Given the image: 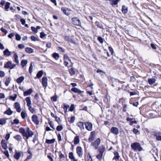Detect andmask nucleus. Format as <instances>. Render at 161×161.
Returning <instances> with one entry per match:
<instances>
[{
	"mask_svg": "<svg viewBox=\"0 0 161 161\" xmlns=\"http://www.w3.org/2000/svg\"><path fill=\"white\" fill-rule=\"evenodd\" d=\"M16 39L17 41H20L21 40V37L19 34H17L15 35Z\"/></svg>",
	"mask_w": 161,
	"mask_h": 161,
	"instance_id": "49",
	"label": "nucleus"
},
{
	"mask_svg": "<svg viewBox=\"0 0 161 161\" xmlns=\"http://www.w3.org/2000/svg\"><path fill=\"white\" fill-rule=\"evenodd\" d=\"M19 120L17 119H15L13 120V121L11 122V124L12 125L17 124H19Z\"/></svg>",
	"mask_w": 161,
	"mask_h": 161,
	"instance_id": "34",
	"label": "nucleus"
},
{
	"mask_svg": "<svg viewBox=\"0 0 161 161\" xmlns=\"http://www.w3.org/2000/svg\"><path fill=\"white\" fill-rule=\"evenodd\" d=\"M69 72L71 75H74L75 74V71L74 70V68H72L70 69L69 70Z\"/></svg>",
	"mask_w": 161,
	"mask_h": 161,
	"instance_id": "41",
	"label": "nucleus"
},
{
	"mask_svg": "<svg viewBox=\"0 0 161 161\" xmlns=\"http://www.w3.org/2000/svg\"><path fill=\"white\" fill-rule=\"evenodd\" d=\"M18 47L20 49H23L25 47L24 45L22 44H19L18 46Z\"/></svg>",
	"mask_w": 161,
	"mask_h": 161,
	"instance_id": "60",
	"label": "nucleus"
},
{
	"mask_svg": "<svg viewBox=\"0 0 161 161\" xmlns=\"http://www.w3.org/2000/svg\"><path fill=\"white\" fill-rule=\"evenodd\" d=\"M72 23L73 24L76 25L80 26L81 25V22L80 20L76 17L72 19Z\"/></svg>",
	"mask_w": 161,
	"mask_h": 161,
	"instance_id": "6",
	"label": "nucleus"
},
{
	"mask_svg": "<svg viewBox=\"0 0 161 161\" xmlns=\"http://www.w3.org/2000/svg\"><path fill=\"white\" fill-rule=\"evenodd\" d=\"M120 0H113V1L111 2V5L112 6L116 5Z\"/></svg>",
	"mask_w": 161,
	"mask_h": 161,
	"instance_id": "32",
	"label": "nucleus"
},
{
	"mask_svg": "<svg viewBox=\"0 0 161 161\" xmlns=\"http://www.w3.org/2000/svg\"><path fill=\"white\" fill-rule=\"evenodd\" d=\"M74 109V104L71 105L69 110L70 111H73Z\"/></svg>",
	"mask_w": 161,
	"mask_h": 161,
	"instance_id": "53",
	"label": "nucleus"
},
{
	"mask_svg": "<svg viewBox=\"0 0 161 161\" xmlns=\"http://www.w3.org/2000/svg\"><path fill=\"white\" fill-rule=\"evenodd\" d=\"M63 127L62 125H58L56 128V130L58 131H60L63 129Z\"/></svg>",
	"mask_w": 161,
	"mask_h": 161,
	"instance_id": "48",
	"label": "nucleus"
},
{
	"mask_svg": "<svg viewBox=\"0 0 161 161\" xmlns=\"http://www.w3.org/2000/svg\"><path fill=\"white\" fill-rule=\"evenodd\" d=\"M45 36H46V34H45V33L43 32H42L40 33V37L41 38H43Z\"/></svg>",
	"mask_w": 161,
	"mask_h": 161,
	"instance_id": "56",
	"label": "nucleus"
},
{
	"mask_svg": "<svg viewBox=\"0 0 161 161\" xmlns=\"http://www.w3.org/2000/svg\"><path fill=\"white\" fill-rule=\"evenodd\" d=\"M13 57H14V59L15 62L18 64L19 63V59L18 58V56L17 55V54L16 53L14 54V55Z\"/></svg>",
	"mask_w": 161,
	"mask_h": 161,
	"instance_id": "26",
	"label": "nucleus"
},
{
	"mask_svg": "<svg viewBox=\"0 0 161 161\" xmlns=\"http://www.w3.org/2000/svg\"><path fill=\"white\" fill-rule=\"evenodd\" d=\"M32 31L35 33H36L37 32V29L36 28H35L34 27H31Z\"/></svg>",
	"mask_w": 161,
	"mask_h": 161,
	"instance_id": "50",
	"label": "nucleus"
},
{
	"mask_svg": "<svg viewBox=\"0 0 161 161\" xmlns=\"http://www.w3.org/2000/svg\"><path fill=\"white\" fill-rule=\"evenodd\" d=\"M1 30L2 32L5 33V35L8 32V31L5 29L3 28H2L1 29Z\"/></svg>",
	"mask_w": 161,
	"mask_h": 161,
	"instance_id": "47",
	"label": "nucleus"
},
{
	"mask_svg": "<svg viewBox=\"0 0 161 161\" xmlns=\"http://www.w3.org/2000/svg\"><path fill=\"white\" fill-rule=\"evenodd\" d=\"M103 154L101 153H99V154L96 156V158L98 159H101L103 157Z\"/></svg>",
	"mask_w": 161,
	"mask_h": 161,
	"instance_id": "44",
	"label": "nucleus"
},
{
	"mask_svg": "<svg viewBox=\"0 0 161 161\" xmlns=\"http://www.w3.org/2000/svg\"><path fill=\"white\" fill-rule=\"evenodd\" d=\"M13 113V111L11 110L10 108H8V110L4 112L5 114H7L9 115H11Z\"/></svg>",
	"mask_w": 161,
	"mask_h": 161,
	"instance_id": "23",
	"label": "nucleus"
},
{
	"mask_svg": "<svg viewBox=\"0 0 161 161\" xmlns=\"http://www.w3.org/2000/svg\"><path fill=\"white\" fill-rule=\"evenodd\" d=\"M69 107V105L68 104H64V110L65 113H66L67 109Z\"/></svg>",
	"mask_w": 161,
	"mask_h": 161,
	"instance_id": "40",
	"label": "nucleus"
},
{
	"mask_svg": "<svg viewBox=\"0 0 161 161\" xmlns=\"http://www.w3.org/2000/svg\"><path fill=\"white\" fill-rule=\"evenodd\" d=\"M155 77H154L152 78H150L148 79V82L150 85H153L155 82L156 79Z\"/></svg>",
	"mask_w": 161,
	"mask_h": 161,
	"instance_id": "14",
	"label": "nucleus"
},
{
	"mask_svg": "<svg viewBox=\"0 0 161 161\" xmlns=\"http://www.w3.org/2000/svg\"><path fill=\"white\" fill-rule=\"evenodd\" d=\"M42 85L44 87L47 86V79L46 77H43L42 79Z\"/></svg>",
	"mask_w": 161,
	"mask_h": 161,
	"instance_id": "11",
	"label": "nucleus"
},
{
	"mask_svg": "<svg viewBox=\"0 0 161 161\" xmlns=\"http://www.w3.org/2000/svg\"><path fill=\"white\" fill-rule=\"evenodd\" d=\"M10 3L9 2H6L5 3V9L7 11H8V9L10 8Z\"/></svg>",
	"mask_w": 161,
	"mask_h": 161,
	"instance_id": "29",
	"label": "nucleus"
},
{
	"mask_svg": "<svg viewBox=\"0 0 161 161\" xmlns=\"http://www.w3.org/2000/svg\"><path fill=\"white\" fill-rule=\"evenodd\" d=\"M114 157L113 159V160L114 161V160H119V158L120 156H119V153L116 152L114 153Z\"/></svg>",
	"mask_w": 161,
	"mask_h": 161,
	"instance_id": "18",
	"label": "nucleus"
},
{
	"mask_svg": "<svg viewBox=\"0 0 161 161\" xmlns=\"http://www.w3.org/2000/svg\"><path fill=\"white\" fill-rule=\"evenodd\" d=\"M14 106L18 112H20L21 111V109L20 104L19 103L17 102L15 103L14 104Z\"/></svg>",
	"mask_w": 161,
	"mask_h": 161,
	"instance_id": "10",
	"label": "nucleus"
},
{
	"mask_svg": "<svg viewBox=\"0 0 161 161\" xmlns=\"http://www.w3.org/2000/svg\"><path fill=\"white\" fill-rule=\"evenodd\" d=\"M14 138L17 141H19L21 140L22 137L20 135H18L14 136Z\"/></svg>",
	"mask_w": 161,
	"mask_h": 161,
	"instance_id": "33",
	"label": "nucleus"
},
{
	"mask_svg": "<svg viewBox=\"0 0 161 161\" xmlns=\"http://www.w3.org/2000/svg\"><path fill=\"white\" fill-rule=\"evenodd\" d=\"M131 148L136 151H141L142 150V147L141 146L139 143L138 142H134L131 145Z\"/></svg>",
	"mask_w": 161,
	"mask_h": 161,
	"instance_id": "2",
	"label": "nucleus"
},
{
	"mask_svg": "<svg viewBox=\"0 0 161 161\" xmlns=\"http://www.w3.org/2000/svg\"><path fill=\"white\" fill-rule=\"evenodd\" d=\"M55 141V139H53L51 140L46 139V142L47 144H50L53 143Z\"/></svg>",
	"mask_w": 161,
	"mask_h": 161,
	"instance_id": "25",
	"label": "nucleus"
},
{
	"mask_svg": "<svg viewBox=\"0 0 161 161\" xmlns=\"http://www.w3.org/2000/svg\"><path fill=\"white\" fill-rule=\"evenodd\" d=\"M104 150L105 148L103 146H100L99 148V152L100 153L103 154Z\"/></svg>",
	"mask_w": 161,
	"mask_h": 161,
	"instance_id": "27",
	"label": "nucleus"
},
{
	"mask_svg": "<svg viewBox=\"0 0 161 161\" xmlns=\"http://www.w3.org/2000/svg\"><path fill=\"white\" fill-rule=\"evenodd\" d=\"M3 153L7 157H9V154L8 151L7 150H5L3 152Z\"/></svg>",
	"mask_w": 161,
	"mask_h": 161,
	"instance_id": "54",
	"label": "nucleus"
},
{
	"mask_svg": "<svg viewBox=\"0 0 161 161\" xmlns=\"http://www.w3.org/2000/svg\"><path fill=\"white\" fill-rule=\"evenodd\" d=\"M55 118L56 120L58 123H59L60 122V118L57 116H55Z\"/></svg>",
	"mask_w": 161,
	"mask_h": 161,
	"instance_id": "62",
	"label": "nucleus"
},
{
	"mask_svg": "<svg viewBox=\"0 0 161 161\" xmlns=\"http://www.w3.org/2000/svg\"><path fill=\"white\" fill-rule=\"evenodd\" d=\"M76 153L78 156L80 157H81L83 155V152L82 148L80 146H78L76 149Z\"/></svg>",
	"mask_w": 161,
	"mask_h": 161,
	"instance_id": "8",
	"label": "nucleus"
},
{
	"mask_svg": "<svg viewBox=\"0 0 161 161\" xmlns=\"http://www.w3.org/2000/svg\"><path fill=\"white\" fill-rule=\"evenodd\" d=\"M161 134L159 133H156L155 136H156V139L158 141L161 140Z\"/></svg>",
	"mask_w": 161,
	"mask_h": 161,
	"instance_id": "24",
	"label": "nucleus"
},
{
	"mask_svg": "<svg viewBox=\"0 0 161 161\" xmlns=\"http://www.w3.org/2000/svg\"><path fill=\"white\" fill-rule=\"evenodd\" d=\"M80 139L79 137L78 136H76L74 139V143L75 144H77L79 142Z\"/></svg>",
	"mask_w": 161,
	"mask_h": 161,
	"instance_id": "20",
	"label": "nucleus"
},
{
	"mask_svg": "<svg viewBox=\"0 0 161 161\" xmlns=\"http://www.w3.org/2000/svg\"><path fill=\"white\" fill-rule=\"evenodd\" d=\"M12 64V62L11 61H8L7 64L4 65V67L5 68H9Z\"/></svg>",
	"mask_w": 161,
	"mask_h": 161,
	"instance_id": "38",
	"label": "nucleus"
},
{
	"mask_svg": "<svg viewBox=\"0 0 161 161\" xmlns=\"http://www.w3.org/2000/svg\"><path fill=\"white\" fill-rule=\"evenodd\" d=\"M3 53L5 55L8 56L11 55V52L9 51L8 49H7L3 51Z\"/></svg>",
	"mask_w": 161,
	"mask_h": 161,
	"instance_id": "21",
	"label": "nucleus"
},
{
	"mask_svg": "<svg viewBox=\"0 0 161 161\" xmlns=\"http://www.w3.org/2000/svg\"><path fill=\"white\" fill-rule=\"evenodd\" d=\"M111 132L115 135H117L119 134V130L116 127H112L110 129Z\"/></svg>",
	"mask_w": 161,
	"mask_h": 161,
	"instance_id": "9",
	"label": "nucleus"
},
{
	"mask_svg": "<svg viewBox=\"0 0 161 161\" xmlns=\"http://www.w3.org/2000/svg\"><path fill=\"white\" fill-rule=\"evenodd\" d=\"M71 91L75 93H80L83 92H82L80 90H79L78 89L74 87L71 89Z\"/></svg>",
	"mask_w": 161,
	"mask_h": 161,
	"instance_id": "17",
	"label": "nucleus"
},
{
	"mask_svg": "<svg viewBox=\"0 0 161 161\" xmlns=\"http://www.w3.org/2000/svg\"><path fill=\"white\" fill-rule=\"evenodd\" d=\"M8 149L10 151H12L13 149V147L12 144H10L8 146Z\"/></svg>",
	"mask_w": 161,
	"mask_h": 161,
	"instance_id": "58",
	"label": "nucleus"
},
{
	"mask_svg": "<svg viewBox=\"0 0 161 161\" xmlns=\"http://www.w3.org/2000/svg\"><path fill=\"white\" fill-rule=\"evenodd\" d=\"M64 61H70V62H71V60L69 59V57L66 54H64Z\"/></svg>",
	"mask_w": 161,
	"mask_h": 161,
	"instance_id": "36",
	"label": "nucleus"
},
{
	"mask_svg": "<svg viewBox=\"0 0 161 161\" xmlns=\"http://www.w3.org/2000/svg\"><path fill=\"white\" fill-rule=\"evenodd\" d=\"M27 61L26 60H22L21 63L22 67H24L27 64Z\"/></svg>",
	"mask_w": 161,
	"mask_h": 161,
	"instance_id": "31",
	"label": "nucleus"
},
{
	"mask_svg": "<svg viewBox=\"0 0 161 161\" xmlns=\"http://www.w3.org/2000/svg\"><path fill=\"white\" fill-rule=\"evenodd\" d=\"M86 128L88 131H92V125L90 122L84 123Z\"/></svg>",
	"mask_w": 161,
	"mask_h": 161,
	"instance_id": "4",
	"label": "nucleus"
},
{
	"mask_svg": "<svg viewBox=\"0 0 161 161\" xmlns=\"http://www.w3.org/2000/svg\"><path fill=\"white\" fill-rule=\"evenodd\" d=\"M16 66V65L14 64H11V66H10V67L9 68L11 69H13L14 68V67H15Z\"/></svg>",
	"mask_w": 161,
	"mask_h": 161,
	"instance_id": "64",
	"label": "nucleus"
},
{
	"mask_svg": "<svg viewBox=\"0 0 161 161\" xmlns=\"http://www.w3.org/2000/svg\"><path fill=\"white\" fill-rule=\"evenodd\" d=\"M52 100H53V101L55 102L57 101V97L56 95H55L53 97H52L51 98Z\"/></svg>",
	"mask_w": 161,
	"mask_h": 161,
	"instance_id": "55",
	"label": "nucleus"
},
{
	"mask_svg": "<svg viewBox=\"0 0 161 161\" xmlns=\"http://www.w3.org/2000/svg\"><path fill=\"white\" fill-rule=\"evenodd\" d=\"M29 130V128H28L27 130L25 131L23 128H21L19 129V132L23 135L24 138L25 137L26 139H28L30 136Z\"/></svg>",
	"mask_w": 161,
	"mask_h": 161,
	"instance_id": "1",
	"label": "nucleus"
},
{
	"mask_svg": "<svg viewBox=\"0 0 161 161\" xmlns=\"http://www.w3.org/2000/svg\"><path fill=\"white\" fill-rule=\"evenodd\" d=\"M100 139L98 138L94 142H92L91 143V145L93 146L95 149H97L100 144Z\"/></svg>",
	"mask_w": 161,
	"mask_h": 161,
	"instance_id": "3",
	"label": "nucleus"
},
{
	"mask_svg": "<svg viewBox=\"0 0 161 161\" xmlns=\"http://www.w3.org/2000/svg\"><path fill=\"white\" fill-rule=\"evenodd\" d=\"M11 78H8L7 79L5 82V85L6 86H8L9 85L11 81Z\"/></svg>",
	"mask_w": 161,
	"mask_h": 161,
	"instance_id": "37",
	"label": "nucleus"
},
{
	"mask_svg": "<svg viewBox=\"0 0 161 161\" xmlns=\"http://www.w3.org/2000/svg\"><path fill=\"white\" fill-rule=\"evenodd\" d=\"M17 97V95L16 94H14V96H10V99H12V100L14 101L15 100V99Z\"/></svg>",
	"mask_w": 161,
	"mask_h": 161,
	"instance_id": "57",
	"label": "nucleus"
},
{
	"mask_svg": "<svg viewBox=\"0 0 161 161\" xmlns=\"http://www.w3.org/2000/svg\"><path fill=\"white\" fill-rule=\"evenodd\" d=\"M43 72L42 71H40L38 72L37 74V76L38 78H40L42 75Z\"/></svg>",
	"mask_w": 161,
	"mask_h": 161,
	"instance_id": "43",
	"label": "nucleus"
},
{
	"mask_svg": "<svg viewBox=\"0 0 161 161\" xmlns=\"http://www.w3.org/2000/svg\"><path fill=\"white\" fill-rule=\"evenodd\" d=\"M31 39L34 41H39V40H38L37 38L35 37L34 36H31Z\"/></svg>",
	"mask_w": 161,
	"mask_h": 161,
	"instance_id": "45",
	"label": "nucleus"
},
{
	"mask_svg": "<svg viewBox=\"0 0 161 161\" xmlns=\"http://www.w3.org/2000/svg\"><path fill=\"white\" fill-rule=\"evenodd\" d=\"M96 137V132L95 131H92L88 138L89 142L93 141Z\"/></svg>",
	"mask_w": 161,
	"mask_h": 161,
	"instance_id": "5",
	"label": "nucleus"
},
{
	"mask_svg": "<svg viewBox=\"0 0 161 161\" xmlns=\"http://www.w3.org/2000/svg\"><path fill=\"white\" fill-rule=\"evenodd\" d=\"M26 113L24 111H22L21 113V116L23 119H24L26 116Z\"/></svg>",
	"mask_w": 161,
	"mask_h": 161,
	"instance_id": "46",
	"label": "nucleus"
},
{
	"mask_svg": "<svg viewBox=\"0 0 161 161\" xmlns=\"http://www.w3.org/2000/svg\"><path fill=\"white\" fill-rule=\"evenodd\" d=\"M14 36V34L13 33H11L9 34L8 36L10 38H12Z\"/></svg>",
	"mask_w": 161,
	"mask_h": 161,
	"instance_id": "63",
	"label": "nucleus"
},
{
	"mask_svg": "<svg viewBox=\"0 0 161 161\" xmlns=\"http://www.w3.org/2000/svg\"><path fill=\"white\" fill-rule=\"evenodd\" d=\"M30 94V89L28 91H25L24 92V95L25 96H26Z\"/></svg>",
	"mask_w": 161,
	"mask_h": 161,
	"instance_id": "42",
	"label": "nucleus"
},
{
	"mask_svg": "<svg viewBox=\"0 0 161 161\" xmlns=\"http://www.w3.org/2000/svg\"><path fill=\"white\" fill-rule=\"evenodd\" d=\"M32 121L36 125L39 124V120L37 116L35 115H33L32 117Z\"/></svg>",
	"mask_w": 161,
	"mask_h": 161,
	"instance_id": "7",
	"label": "nucleus"
},
{
	"mask_svg": "<svg viewBox=\"0 0 161 161\" xmlns=\"http://www.w3.org/2000/svg\"><path fill=\"white\" fill-rule=\"evenodd\" d=\"M97 40L100 42V43L102 44L103 42V38L100 37H99L97 38Z\"/></svg>",
	"mask_w": 161,
	"mask_h": 161,
	"instance_id": "51",
	"label": "nucleus"
},
{
	"mask_svg": "<svg viewBox=\"0 0 161 161\" xmlns=\"http://www.w3.org/2000/svg\"><path fill=\"white\" fill-rule=\"evenodd\" d=\"M25 101L27 103V105L28 107V109L30 110V98L29 97H27L25 98Z\"/></svg>",
	"mask_w": 161,
	"mask_h": 161,
	"instance_id": "16",
	"label": "nucleus"
},
{
	"mask_svg": "<svg viewBox=\"0 0 161 161\" xmlns=\"http://www.w3.org/2000/svg\"><path fill=\"white\" fill-rule=\"evenodd\" d=\"M128 8L125 5L122 6V11L124 14L128 12Z\"/></svg>",
	"mask_w": 161,
	"mask_h": 161,
	"instance_id": "22",
	"label": "nucleus"
},
{
	"mask_svg": "<svg viewBox=\"0 0 161 161\" xmlns=\"http://www.w3.org/2000/svg\"><path fill=\"white\" fill-rule=\"evenodd\" d=\"M53 57L56 59H58L59 58V55L57 53H54L53 54Z\"/></svg>",
	"mask_w": 161,
	"mask_h": 161,
	"instance_id": "35",
	"label": "nucleus"
},
{
	"mask_svg": "<svg viewBox=\"0 0 161 161\" xmlns=\"http://www.w3.org/2000/svg\"><path fill=\"white\" fill-rule=\"evenodd\" d=\"M65 39L69 42H71L72 41V39L68 36H65Z\"/></svg>",
	"mask_w": 161,
	"mask_h": 161,
	"instance_id": "59",
	"label": "nucleus"
},
{
	"mask_svg": "<svg viewBox=\"0 0 161 161\" xmlns=\"http://www.w3.org/2000/svg\"><path fill=\"white\" fill-rule=\"evenodd\" d=\"M20 153L16 150L15 153L14 155V158L17 160H18L21 157Z\"/></svg>",
	"mask_w": 161,
	"mask_h": 161,
	"instance_id": "13",
	"label": "nucleus"
},
{
	"mask_svg": "<svg viewBox=\"0 0 161 161\" xmlns=\"http://www.w3.org/2000/svg\"><path fill=\"white\" fill-rule=\"evenodd\" d=\"M61 10L63 12V13L67 15H69V13L68 12L67 9L64 7H63L61 8Z\"/></svg>",
	"mask_w": 161,
	"mask_h": 161,
	"instance_id": "30",
	"label": "nucleus"
},
{
	"mask_svg": "<svg viewBox=\"0 0 161 161\" xmlns=\"http://www.w3.org/2000/svg\"><path fill=\"white\" fill-rule=\"evenodd\" d=\"M84 123L82 122L79 121L77 123V125L78 126L81 130H83L84 129Z\"/></svg>",
	"mask_w": 161,
	"mask_h": 161,
	"instance_id": "15",
	"label": "nucleus"
},
{
	"mask_svg": "<svg viewBox=\"0 0 161 161\" xmlns=\"http://www.w3.org/2000/svg\"><path fill=\"white\" fill-rule=\"evenodd\" d=\"M6 120L5 119L2 118L0 119V125H3L6 123Z\"/></svg>",
	"mask_w": 161,
	"mask_h": 161,
	"instance_id": "28",
	"label": "nucleus"
},
{
	"mask_svg": "<svg viewBox=\"0 0 161 161\" xmlns=\"http://www.w3.org/2000/svg\"><path fill=\"white\" fill-rule=\"evenodd\" d=\"M6 143L7 142L5 140H2L1 142L2 147L5 150H6L8 148Z\"/></svg>",
	"mask_w": 161,
	"mask_h": 161,
	"instance_id": "12",
	"label": "nucleus"
},
{
	"mask_svg": "<svg viewBox=\"0 0 161 161\" xmlns=\"http://www.w3.org/2000/svg\"><path fill=\"white\" fill-rule=\"evenodd\" d=\"M75 120V117L74 116L71 117L70 119V122L71 123H73Z\"/></svg>",
	"mask_w": 161,
	"mask_h": 161,
	"instance_id": "61",
	"label": "nucleus"
},
{
	"mask_svg": "<svg viewBox=\"0 0 161 161\" xmlns=\"http://www.w3.org/2000/svg\"><path fill=\"white\" fill-rule=\"evenodd\" d=\"M69 158L70 159L74 160L75 157L74 156L72 152L69 153Z\"/></svg>",
	"mask_w": 161,
	"mask_h": 161,
	"instance_id": "39",
	"label": "nucleus"
},
{
	"mask_svg": "<svg viewBox=\"0 0 161 161\" xmlns=\"http://www.w3.org/2000/svg\"><path fill=\"white\" fill-rule=\"evenodd\" d=\"M24 77L23 76H21L17 79L16 81L18 83H21L24 80Z\"/></svg>",
	"mask_w": 161,
	"mask_h": 161,
	"instance_id": "19",
	"label": "nucleus"
},
{
	"mask_svg": "<svg viewBox=\"0 0 161 161\" xmlns=\"http://www.w3.org/2000/svg\"><path fill=\"white\" fill-rule=\"evenodd\" d=\"M5 73L2 71H0V77H3L5 76Z\"/></svg>",
	"mask_w": 161,
	"mask_h": 161,
	"instance_id": "52",
	"label": "nucleus"
}]
</instances>
